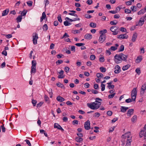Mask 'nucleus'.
<instances>
[{
  "instance_id": "obj_28",
  "label": "nucleus",
  "mask_w": 146,
  "mask_h": 146,
  "mask_svg": "<svg viewBox=\"0 0 146 146\" xmlns=\"http://www.w3.org/2000/svg\"><path fill=\"white\" fill-rule=\"evenodd\" d=\"M137 119V116L136 115H134L131 119V121L134 123L135 122Z\"/></svg>"
},
{
  "instance_id": "obj_39",
  "label": "nucleus",
  "mask_w": 146,
  "mask_h": 146,
  "mask_svg": "<svg viewBox=\"0 0 146 146\" xmlns=\"http://www.w3.org/2000/svg\"><path fill=\"white\" fill-rule=\"evenodd\" d=\"M57 19L58 21L60 23H61L62 22V20L61 17V15L60 14L58 15Z\"/></svg>"
},
{
  "instance_id": "obj_46",
  "label": "nucleus",
  "mask_w": 146,
  "mask_h": 146,
  "mask_svg": "<svg viewBox=\"0 0 146 146\" xmlns=\"http://www.w3.org/2000/svg\"><path fill=\"white\" fill-rule=\"evenodd\" d=\"M120 30L122 32H125L126 31V29L123 27H121L120 29Z\"/></svg>"
},
{
  "instance_id": "obj_53",
  "label": "nucleus",
  "mask_w": 146,
  "mask_h": 146,
  "mask_svg": "<svg viewBox=\"0 0 146 146\" xmlns=\"http://www.w3.org/2000/svg\"><path fill=\"white\" fill-rule=\"evenodd\" d=\"M69 69L70 68L68 67H65L64 68L65 71L67 73H68L69 72Z\"/></svg>"
},
{
  "instance_id": "obj_11",
  "label": "nucleus",
  "mask_w": 146,
  "mask_h": 146,
  "mask_svg": "<svg viewBox=\"0 0 146 146\" xmlns=\"http://www.w3.org/2000/svg\"><path fill=\"white\" fill-rule=\"evenodd\" d=\"M120 54V57L121 58V60L122 61L123 60L124 61H127V59L128 57V56L127 55H125L122 53H121Z\"/></svg>"
},
{
  "instance_id": "obj_10",
  "label": "nucleus",
  "mask_w": 146,
  "mask_h": 146,
  "mask_svg": "<svg viewBox=\"0 0 146 146\" xmlns=\"http://www.w3.org/2000/svg\"><path fill=\"white\" fill-rule=\"evenodd\" d=\"M114 72L115 74H118L121 71L120 67L118 65H116L114 68Z\"/></svg>"
},
{
  "instance_id": "obj_35",
  "label": "nucleus",
  "mask_w": 146,
  "mask_h": 146,
  "mask_svg": "<svg viewBox=\"0 0 146 146\" xmlns=\"http://www.w3.org/2000/svg\"><path fill=\"white\" fill-rule=\"evenodd\" d=\"M107 32V31L106 29H104L103 30L100 31V33L101 34V35H104V34Z\"/></svg>"
},
{
  "instance_id": "obj_63",
  "label": "nucleus",
  "mask_w": 146,
  "mask_h": 146,
  "mask_svg": "<svg viewBox=\"0 0 146 146\" xmlns=\"http://www.w3.org/2000/svg\"><path fill=\"white\" fill-rule=\"evenodd\" d=\"M91 91L92 92V93L94 94H97L98 93V92L97 91L93 89L91 90Z\"/></svg>"
},
{
  "instance_id": "obj_42",
  "label": "nucleus",
  "mask_w": 146,
  "mask_h": 146,
  "mask_svg": "<svg viewBox=\"0 0 146 146\" xmlns=\"http://www.w3.org/2000/svg\"><path fill=\"white\" fill-rule=\"evenodd\" d=\"M48 93L50 95V97L52 98V89H51L50 88L49 90Z\"/></svg>"
},
{
  "instance_id": "obj_29",
  "label": "nucleus",
  "mask_w": 146,
  "mask_h": 146,
  "mask_svg": "<svg viewBox=\"0 0 146 146\" xmlns=\"http://www.w3.org/2000/svg\"><path fill=\"white\" fill-rule=\"evenodd\" d=\"M76 141L78 142L81 143L83 141V139L78 137H76L75 138Z\"/></svg>"
},
{
  "instance_id": "obj_4",
  "label": "nucleus",
  "mask_w": 146,
  "mask_h": 146,
  "mask_svg": "<svg viewBox=\"0 0 146 146\" xmlns=\"http://www.w3.org/2000/svg\"><path fill=\"white\" fill-rule=\"evenodd\" d=\"M114 61L117 64H119L122 62L120 54H116L114 56Z\"/></svg>"
},
{
  "instance_id": "obj_17",
  "label": "nucleus",
  "mask_w": 146,
  "mask_h": 146,
  "mask_svg": "<svg viewBox=\"0 0 146 146\" xmlns=\"http://www.w3.org/2000/svg\"><path fill=\"white\" fill-rule=\"evenodd\" d=\"M92 36L90 34H86L84 36V38L86 39L90 40L92 38Z\"/></svg>"
},
{
  "instance_id": "obj_62",
  "label": "nucleus",
  "mask_w": 146,
  "mask_h": 146,
  "mask_svg": "<svg viewBox=\"0 0 146 146\" xmlns=\"http://www.w3.org/2000/svg\"><path fill=\"white\" fill-rule=\"evenodd\" d=\"M5 37L8 38H9L12 37V35L11 34H8L5 35Z\"/></svg>"
},
{
  "instance_id": "obj_30",
  "label": "nucleus",
  "mask_w": 146,
  "mask_h": 146,
  "mask_svg": "<svg viewBox=\"0 0 146 146\" xmlns=\"http://www.w3.org/2000/svg\"><path fill=\"white\" fill-rule=\"evenodd\" d=\"M146 11L145 10H144L143 9H142L139 11L137 13V14L138 15H140L141 14H143Z\"/></svg>"
},
{
  "instance_id": "obj_19",
  "label": "nucleus",
  "mask_w": 146,
  "mask_h": 146,
  "mask_svg": "<svg viewBox=\"0 0 146 146\" xmlns=\"http://www.w3.org/2000/svg\"><path fill=\"white\" fill-rule=\"evenodd\" d=\"M56 100L60 102H62L65 100V99L60 96H58L56 98Z\"/></svg>"
},
{
  "instance_id": "obj_45",
  "label": "nucleus",
  "mask_w": 146,
  "mask_h": 146,
  "mask_svg": "<svg viewBox=\"0 0 146 146\" xmlns=\"http://www.w3.org/2000/svg\"><path fill=\"white\" fill-rule=\"evenodd\" d=\"M72 33L74 34H76L77 33H80V30H73L72 31Z\"/></svg>"
},
{
  "instance_id": "obj_26",
  "label": "nucleus",
  "mask_w": 146,
  "mask_h": 146,
  "mask_svg": "<svg viewBox=\"0 0 146 146\" xmlns=\"http://www.w3.org/2000/svg\"><path fill=\"white\" fill-rule=\"evenodd\" d=\"M46 16V14L44 12H43L42 15V16L41 17L40 19V21L41 22H42L43 20V19H45Z\"/></svg>"
},
{
  "instance_id": "obj_25",
  "label": "nucleus",
  "mask_w": 146,
  "mask_h": 146,
  "mask_svg": "<svg viewBox=\"0 0 146 146\" xmlns=\"http://www.w3.org/2000/svg\"><path fill=\"white\" fill-rule=\"evenodd\" d=\"M115 46H111L110 48V49L113 51H115V50H117V47L119 46V45L118 44H115Z\"/></svg>"
},
{
  "instance_id": "obj_1",
  "label": "nucleus",
  "mask_w": 146,
  "mask_h": 146,
  "mask_svg": "<svg viewBox=\"0 0 146 146\" xmlns=\"http://www.w3.org/2000/svg\"><path fill=\"white\" fill-rule=\"evenodd\" d=\"M95 102L91 103H87V106L88 107L92 110H97L101 106L102 100L99 98H97L95 99Z\"/></svg>"
},
{
  "instance_id": "obj_41",
  "label": "nucleus",
  "mask_w": 146,
  "mask_h": 146,
  "mask_svg": "<svg viewBox=\"0 0 146 146\" xmlns=\"http://www.w3.org/2000/svg\"><path fill=\"white\" fill-rule=\"evenodd\" d=\"M64 24L65 26H68L71 25V23H69L67 21H65L64 22Z\"/></svg>"
},
{
  "instance_id": "obj_49",
  "label": "nucleus",
  "mask_w": 146,
  "mask_h": 146,
  "mask_svg": "<svg viewBox=\"0 0 146 146\" xmlns=\"http://www.w3.org/2000/svg\"><path fill=\"white\" fill-rule=\"evenodd\" d=\"M27 3L28 6H31L32 5L33 2L32 1H27Z\"/></svg>"
},
{
  "instance_id": "obj_6",
  "label": "nucleus",
  "mask_w": 146,
  "mask_h": 146,
  "mask_svg": "<svg viewBox=\"0 0 146 146\" xmlns=\"http://www.w3.org/2000/svg\"><path fill=\"white\" fill-rule=\"evenodd\" d=\"M144 22L145 20L143 17H142L140 18L138 22H136V26H141L144 24Z\"/></svg>"
},
{
  "instance_id": "obj_64",
  "label": "nucleus",
  "mask_w": 146,
  "mask_h": 146,
  "mask_svg": "<svg viewBox=\"0 0 146 146\" xmlns=\"http://www.w3.org/2000/svg\"><path fill=\"white\" fill-rule=\"evenodd\" d=\"M135 71L136 72L139 74L141 73L140 70L139 68H137L135 70Z\"/></svg>"
},
{
  "instance_id": "obj_43",
  "label": "nucleus",
  "mask_w": 146,
  "mask_h": 146,
  "mask_svg": "<svg viewBox=\"0 0 146 146\" xmlns=\"http://www.w3.org/2000/svg\"><path fill=\"white\" fill-rule=\"evenodd\" d=\"M115 93H113V94H110L108 95V98L109 99L112 98L115 95Z\"/></svg>"
},
{
  "instance_id": "obj_52",
  "label": "nucleus",
  "mask_w": 146,
  "mask_h": 146,
  "mask_svg": "<svg viewBox=\"0 0 146 146\" xmlns=\"http://www.w3.org/2000/svg\"><path fill=\"white\" fill-rule=\"evenodd\" d=\"M90 58L91 60H94L95 58V56L94 54L91 55L90 56Z\"/></svg>"
},
{
  "instance_id": "obj_24",
  "label": "nucleus",
  "mask_w": 146,
  "mask_h": 146,
  "mask_svg": "<svg viewBox=\"0 0 146 146\" xmlns=\"http://www.w3.org/2000/svg\"><path fill=\"white\" fill-rule=\"evenodd\" d=\"M36 72V67H31V74H34Z\"/></svg>"
},
{
  "instance_id": "obj_44",
  "label": "nucleus",
  "mask_w": 146,
  "mask_h": 146,
  "mask_svg": "<svg viewBox=\"0 0 146 146\" xmlns=\"http://www.w3.org/2000/svg\"><path fill=\"white\" fill-rule=\"evenodd\" d=\"M100 69L102 72H105L106 71V68L102 67H100Z\"/></svg>"
},
{
  "instance_id": "obj_13",
  "label": "nucleus",
  "mask_w": 146,
  "mask_h": 146,
  "mask_svg": "<svg viewBox=\"0 0 146 146\" xmlns=\"http://www.w3.org/2000/svg\"><path fill=\"white\" fill-rule=\"evenodd\" d=\"M146 90V84H144L142 86L140 91V94H143L144 92Z\"/></svg>"
},
{
  "instance_id": "obj_18",
  "label": "nucleus",
  "mask_w": 146,
  "mask_h": 146,
  "mask_svg": "<svg viewBox=\"0 0 146 146\" xmlns=\"http://www.w3.org/2000/svg\"><path fill=\"white\" fill-rule=\"evenodd\" d=\"M137 34L136 33H135L133 35L131 39V40L133 42H134L136 40L137 38Z\"/></svg>"
},
{
  "instance_id": "obj_20",
  "label": "nucleus",
  "mask_w": 146,
  "mask_h": 146,
  "mask_svg": "<svg viewBox=\"0 0 146 146\" xmlns=\"http://www.w3.org/2000/svg\"><path fill=\"white\" fill-rule=\"evenodd\" d=\"M128 109V108L124 106H121V111L123 112H125Z\"/></svg>"
},
{
  "instance_id": "obj_40",
  "label": "nucleus",
  "mask_w": 146,
  "mask_h": 146,
  "mask_svg": "<svg viewBox=\"0 0 146 146\" xmlns=\"http://www.w3.org/2000/svg\"><path fill=\"white\" fill-rule=\"evenodd\" d=\"M97 77L98 78H101L103 76V74L101 73H98L96 74Z\"/></svg>"
},
{
  "instance_id": "obj_51",
  "label": "nucleus",
  "mask_w": 146,
  "mask_h": 146,
  "mask_svg": "<svg viewBox=\"0 0 146 146\" xmlns=\"http://www.w3.org/2000/svg\"><path fill=\"white\" fill-rule=\"evenodd\" d=\"M32 103L33 104V105L34 106H35L36 104L37 103L36 101L33 99H32Z\"/></svg>"
},
{
  "instance_id": "obj_27",
  "label": "nucleus",
  "mask_w": 146,
  "mask_h": 146,
  "mask_svg": "<svg viewBox=\"0 0 146 146\" xmlns=\"http://www.w3.org/2000/svg\"><path fill=\"white\" fill-rule=\"evenodd\" d=\"M134 110L133 109H130L127 111V114L128 115H132L133 113Z\"/></svg>"
},
{
  "instance_id": "obj_60",
  "label": "nucleus",
  "mask_w": 146,
  "mask_h": 146,
  "mask_svg": "<svg viewBox=\"0 0 146 146\" xmlns=\"http://www.w3.org/2000/svg\"><path fill=\"white\" fill-rule=\"evenodd\" d=\"M84 86L86 88H88L90 86V84L88 83H86L84 84Z\"/></svg>"
},
{
  "instance_id": "obj_8",
  "label": "nucleus",
  "mask_w": 146,
  "mask_h": 146,
  "mask_svg": "<svg viewBox=\"0 0 146 146\" xmlns=\"http://www.w3.org/2000/svg\"><path fill=\"white\" fill-rule=\"evenodd\" d=\"M110 30L113 33V35H116L118 34V32L117 31V28L115 26H113L110 28Z\"/></svg>"
},
{
  "instance_id": "obj_22",
  "label": "nucleus",
  "mask_w": 146,
  "mask_h": 146,
  "mask_svg": "<svg viewBox=\"0 0 146 146\" xmlns=\"http://www.w3.org/2000/svg\"><path fill=\"white\" fill-rule=\"evenodd\" d=\"M142 59V57L141 56H139L137 57L136 60V62L137 63H139L141 62Z\"/></svg>"
},
{
  "instance_id": "obj_33",
  "label": "nucleus",
  "mask_w": 146,
  "mask_h": 146,
  "mask_svg": "<svg viewBox=\"0 0 146 146\" xmlns=\"http://www.w3.org/2000/svg\"><path fill=\"white\" fill-rule=\"evenodd\" d=\"M131 9L133 12H135L137 10V7L135 6H133L131 7Z\"/></svg>"
},
{
  "instance_id": "obj_3",
  "label": "nucleus",
  "mask_w": 146,
  "mask_h": 146,
  "mask_svg": "<svg viewBox=\"0 0 146 146\" xmlns=\"http://www.w3.org/2000/svg\"><path fill=\"white\" fill-rule=\"evenodd\" d=\"M137 91L136 88H134L131 92V96L132 100L135 101L137 95Z\"/></svg>"
},
{
  "instance_id": "obj_5",
  "label": "nucleus",
  "mask_w": 146,
  "mask_h": 146,
  "mask_svg": "<svg viewBox=\"0 0 146 146\" xmlns=\"http://www.w3.org/2000/svg\"><path fill=\"white\" fill-rule=\"evenodd\" d=\"M139 136L140 137H144V140L146 141V130H141L139 133Z\"/></svg>"
},
{
  "instance_id": "obj_55",
  "label": "nucleus",
  "mask_w": 146,
  "mask_h": 146,
  "mask_svg": "<svg viewBox=\"0 0 146 146\" xmlns=\"http://www.w3.org/2000/svg\"><path fill=\"white\" fill-rule=\"evenodd\" d=\"M132 100H132V98L131 99V98H129L128 99H126L125 100V102L127 103H129L131 102L132 101Z\"/></svg>"
},
{
  "instance_id": "obj_7",
  "label": "nucleus",
  "mask_w": 146,
  "mask_h": 146,
  "mask_svg": "<svg viewBox=\"0 0 146 146\" xmlns=\"http://www.w3.org/2000/svg\"><path fill=\"white\" fill-rule=\"evenodd\" d=\"M33 41L34 44H37V40L38 38V34L35 33L33 34Z\"/></svg>"
},
{
  "instance_id": "obj_59",
  "label": "nucleus",
  "mask_w": 146,
  "mask_h": 146,
  "mask_svg": "<svg viewBox=\"0 0 146 146\" xmlns=\"http://www.w3.org/2000/svg\"><path fill=\"white\" fill-rule=\"evenodd\" d=\"M117 23V22H115L114 21H111L110 23V24L112 25H116Z\"/></svg>"
},
{
  "instance_id": "obj_48",
  "label": "nucleus",
  "mask_w": 146,
  "mask_h": 146,
  "mask_svg": "<svg viewBox=\"0 0 146 146\" xmlns=\"http://www.w3.org/2000/svg\"><path fill=\"white\" fill-rule=\"evenodd\" d=\"M1 128L2 131L3 132H5V128L4 127V124H3V125H1Z\"/></svg>"
},
{
  "instance_id": "obj_12",
  "label": "nucleus",
  "mask_w": 146,
  "mask_h": 146,
  "mask_svg": "<svg viewBox=\"0 0 146 146\" xmlns=\"http://www.w3.org/2000/svg\"><path fill=\"white\" fill-rule=\"evenodd\" d=\"M117 38L121 39H127L128 37V35L126 34H121L117 36Z\"/></svg>"
},
{
  "instance_id": "obj_15",
  "label": "nucleus",
  "mask_w": 146,
  "mask_h": 146,
  "mask_svg": "<svg viewBox=\"0 0 146 146\" xmlns=\"http://www.w3.org/2000/svg\"><path fill=\"white\" fill-rule=\"evenodd\" d=\"M106 37L105 35H101L99 37V41L100 42L102 43L104 41Z\"/></svg>"
},
{
  "instance_id": "obj_34",
  "label": "nucleus",
  "mask_w": 146,
  "mask_h": 146,
  "mask_svg": "<svg viewBox=\"0 0 146 146\" xmlns=\"http://www.w3.org/2000/svg\"><path fill=\"white\" fill-rule=\"evenodd\" d=\"M90 26L92 28H95L96 27V24L95 23L92 22L90 23Z\"/></svg>"
},
{
  "instance_id": "obj_58",
  "label": "nucleus",
  "mask_w": 146,
  "mask_h": 146,
  "mask_svg": "<svg viewBox=\"0 0 146 146\" xmlns=\"http://www.w3.org/2000/svg\"><path fill=\"white\" fill-rule=\"evenodd\" d=\"M85 17L87 19H90L92 18V16L88 14H86L85 15Z\"/></svg>"
},
{
  "instance_id": "obj_37",
  "label": "nucleus",
  "mask_w": 146,
  "mask_h": 146,
  "mask_svg": "<svg viewBox=\"0 0 146 146\" xmlns=\"http://www.w3.org/2000/svg\"><path fill=\"white\" fill-rule=\"evenodd\" d=\"M43 30L45 31H46L48 29V26L46 24H44L43 27Z\"/></svg>"
},
{
  "instance_id": "obj_50",
  "label": "nucleus",
  "mask_w": 146,
  "mask_h": 146,
  "mask_svg": "<svg viewBox=\"0 0 146 146\" xmlns=\"http://www.w3.org/2000/svg\"><path fill=\"white\" fill-rule=\"evenodd\" d=\"M131 11L128 9H126L125 10V13L127 14H129L131 13Z\"/></svg>"
},
{
  "instance_id": "obj_16",
  "label": "nucleus",
  "mask_w": 146,
  "mask_h": 146,
  "mask_svg": "<svg viewBox=\"0 0 146 146\" xmlns=\"http://www.w3.org/2000/svg\"><path fill=\"white\" fill-rule=\"evenodd\" d=\"M54 128H57L58 129L61 130L62 131L64 130L62 127L57 123H55L54 124Z\"/></svg>"
},
{
  "instance_id": "obj_32",
  "label": "nucleus",
  "mask_w": 146,
  "mask_h": 146,
  "mask_svg": "<svg viewBox=\"0 0 146 146\" xmlns=\"http://www.w3.org/2000/svg\"><path fill=\"white\" fill-rule=\"evenodd\" d=\"M130 67L129 64H127L123 66L122 69L123 71L127 70Z\"/></svg>"
},
{
  "instance_id": "obj_47",
  "label": "nucleus",
  "mask_w": 146,
  "mask_h": 146,
  "mask_svg": "<svg viewBox=\"0 0 146 146\" xmlns=\"http://www.w3.org/2000/svg\"><path fill=\"white\" fill-rule=\"evenodd\" d=\"M84 43H77L75 44V45L78 46H84Z\"/></svg>"
},
{
  "instance_id": "obj_31",
  "label": "nucleus",
  "mask_w": 146,
  "mask_h": 146,
  "mask_svg": "<svg viewBox=\"0 0 146 146\" xmlns=\"http://www.w3.org/2000/svg\"><path fill=\"white\" fill-rule=\"evenodd\" d=\"M22 17L21 16L19 15L16 18V20L17 21V22L18 23L20 22L21 21Z\"/></svg>"
},
{
  "instance_id": "obj_61",
  "label": "nucleus",
  "mask_w": 146,
  "mask_h": 146,
  "mask_svg": "<svg viewBox=\"0 0 146 146\" xmlns=\"http://www.w3.org/2000/svg\"><path fill=\"white\" fill-rule=\"evenodd\" d=\"M92 3V0H88L86 2V3L89 5H91Z\"/></svg>"
},
{
  "instance_id": "obj_36",
  "label": "nucleus",
  "mask_w": 146,
  "mask_h": 146,
  "mask_svg": "<svg viewBox=\"0 0 146 146\" xmlns=\"http://www.w3.org/2000/svg\"><path fill=\"white\" fill-rule=\"evenodd\" d=\"M36 62L35 60H33L32 61V66L31 67H36Z\"/></svg>"
},
{
  "instance_id": "obj_56",
  "label": "nucleus",
  "mask_w": 146,
  "mask_h": 146,
  "mask_svg": "<svg viewBox=\"0 0 146 146\" xmlns=\"http://www.w3.org/2000/svg\"><path fill=\"white\" fill-rule=\"evenodd\" d=\"M44 100L46 102H47L49 101V98L48 96L46 95H45L44 96Z\"/></svg>"
},
{
  "instance_id": "obj_23",
  "label": "nucleus",
  "mask_w": 146,
  "mask_h": 146,
  "mask_svg": "<svg viewBox=\"0 0 146 146\" xmlns=\"http://www.w3.org/2000/svg\"><path fill=\"white\" fill-rule=\"evenodd\" d=\"M69 11L70 12H72L73 13H68L69 15H70L73 16L75 17H77L78 16L77 14L74 13L76 12V11H74V10H72V11L70 10Z\"/></svg>"
},
{
  "instance_id": "obj_57",
  "label": "nucleus",
  "mask_w": 146,
  "mask_h": 146,
  "mask_svg": "<svg viewBox=\"0 0 146 146\" xmlns=\"http://www.w3.org/2000/svg\"><path fill=\"white\" fill-rule=\"evenodd\" d=\"M25 141L29 145V146H31V143L29 140L26 139Z\"/></svg>"
},
{
  "instance_id": "obj_38",
  "label": "nucleus",
  "mask_w": 146,
  "mask_h": 146,
  "mask_svg": "<svg viewBox=\"0 0 146 146\" xmlns=\"http://www.w3.org/2000/svg\"><path fill=\"white\" fill-rule=\"evenodd\" d=\"M124 50V46L123 45H121L120 47L119 48V52H121L123 51Z\"/></svg>"
},
{
  "instance_id": "obj_9",
  "label": "nucleus",
  "mask_w": 146,
  "mask_h": 146,
  "mask_svg": "<svg viewBox=\"0 0 146 146\" xmlns=\"http://www.w3.org/2000/svg\"><path fill=\"white\" fill-rule=\"evenodd\" d=\"M90 122L88 120L84 124V127L85 129L88 130L90 129Z\"/></svg>"
},
{
  "instance_id": "obj_2",
  "label": "nucleus",
  "mask_w": 146,
  "mask_h": 146,
  "mask_svg": "<svg viewBox=\"0 0 146 146\" xmlns=\"http://www.w3.org/2000/svg\"><path fill=\"white\" fill-rule=\"evenodd\" d=\"M123 138L127 139L125 146H130L131 142L132 136L130 132H128L122 135Z\"/></svg>"
},
{
  "instance_id": "obj_14",
  "label": "nucleus",
  "mask_w": 146,
  "mask_h": 146,
  "mask_svg": "<svg viewBox=\"0 0 146 146\" xmlns=\"http://www.w3.org/2000/svg\"><path fill=\"white\" fill-rule=\"evenodd\" d=\"M64 71L63 70H61L60 72H58L59 75L58 76V78H64L65 77V75H64L63 74Z\"/></svg>"
},
{
  "instance_id": "obj_54",
  "label": "nucleus",
  "mask_w": 146,
  "mask_h": 146,
  "mask_svg": "<svg viewBox=\"0 0 146 146\" xmlns=\"http://www.w3.org/2000/svg\"><path fill=\"white\" fill-rule=\"evenodd\" d=\"M101 86L102 87L101 90L102 91H104L105 89V85L104 84L102 83L101 84Z\"/></svg>"
},
{
  "instance_id": "obj_21",
  "label": "nucleus",
  "mask_w": 146,
  "mask_h": 146,
  "mask_svg": "<svg viewBox=\"0 0 146 146\" xmlns=\"http://www.w3.org/2000/svg\"><path fill=\"white\" fill-rule=\"evenodd\" d=\"M9 11V9H7L3 11L2 13V16H4L7 15Z\"/></svg>"
}]
</instances>
